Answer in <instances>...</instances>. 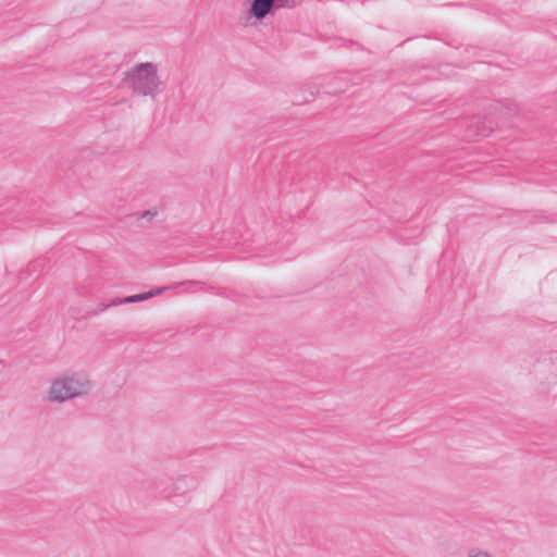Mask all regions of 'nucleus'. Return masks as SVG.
<instances>
[{"mask_svg": "<svg viewBox=\"0 0 557 557\" xmlns=\"http://www.w3.org/2000/svg\"><path fill=\"white\" fill-rule=\"evenodd\" d=\"M317 94H318V88L315 86L310 85L309 86V97L304 96V94L301 91H299V89H298L297 92L293 96V102L295 104H302V103L309 102L314 98V96Z\"/></svg>", "mask_w": 557, "mask_h": 557, "instance_id": "6", "label": "nucleus"}, {"mask_svg": "<svg viewBox=\"0 0 557 557\" xmlns=\"http://www.w3.org/2000/svg\"><path fill=\"white\" fill-rule=\"evenodd\" d=\"M273 9H280V8H295L296 2L295 0H272Z\"/></svg>", "mask_w": 557, "mask_h": 557, "instance_id": "8", "label": "nucleus"}, {"mask_svg": "<svg viewBox=\"0 0 557 557\" xmlns=\"http://www.w3.org/2000/svg\"><path fill=\"white\" fill-rule=\"evenodd\" d=\"M200 284H202V282H200V281H184V282H181L178 285L191 286V285H200Z\"/></svg>", "mask_w": 557, "mask_h": 557, "instance_id": "11", "label": "nucleus"}, {"mask_svg": "<svg viewBox=\"0 0 557 557\" xmlns=\"http://www.w3.org/2000/svg\"><path fill=\"white\" fill-rule=\"evenodd\" d=\"M116 305H112V300L109 304H98L96 308L91 310H87L81 319H88L90 317L97 315L99 313L104 312L107 309L111 307H115Z\"/></svg>", "mask_w": 557, "mask_h": 557, "instance_id": "7", "label": "nucleus"}, {"mask_svg": "<svg viewBox=\"0 0 557 557\" xmlns=\"http://www.w3.org/2000/svg\"><path fill=\"white\" fill-rule=\"evenodd\" d=\"M299 91H301L304 94V96L309 97V86L299 87Z\"/></svg>", "mask_w": 557, "mask_h": 557, "instance_id": "12", "label": "nucleus"}, {"mask_svg": "<svg viewBox=\"0 0 557 557\" xmlns=\"http://www.w3.org/2000/svg\"><path fill=\"white\" fill-rule=\"evenodd\" d=\"M169 287H161L153 290H149L147 293H141L137 295H131L123 298H113L112 305H126V304H135V302H141L144 300L150 299L156 295L161 294L162 292L166 290Z\"/></svg>", "mask_w": 557, "mask_h": 557, "instance_id": "3", "label": "nucleus"}, {"mask_svg": "<svg viewBox=\"0 0 557 557\" xmlns=\"http://www.w3.org/2000/svg\"><path fill=\"white\" fill-rule=\"evenodd\" d=\"M157 215L156 210H146L144 211L138 219H145L147 221H151Z\"/></svg>", "mask_w": 557, "mask_h": 557, "instance_id": "10", "label": "nucleus"}, {"mask_svg": "<svg viewBox=\"0 0 557 557\" xmlns=\"http://www.w3.org/2000/svg\"><path fill=\"white\" fill-rule=\"evenodd\" d=\"M272 11V0H252L249 9V13L258 21H262Z\"/></svg>", "mask_w": 557, "mask_h": 557, "instance_id": "5", "label": "nucleus"}, {"mask_svg": "<svg viewBox=\"0 0 557 557\" xmlns=\"http://www.w3.org/2000/svg\"><path fill=\"white\" fill-rule=\"evenodd\" d=\"M133 90L139 96L154 98L162 86L158 75V65L152 62L139 63L125 73L124 78Z\"/></svg>", "mask_w": 557, "mask_h": 557, "instance_id": "2", "label": "nucleus"}, {"mask_svg": "<svg viewBox=\"0 0 557 557\" xmlns=\"http://www.w3.org/2000/svg\"><path fill=\"white\" fill-rule=\"evenodd\" d=\"M468 557H492V555L480 548H471L467 553Z\"/></svg>", "mask_w": 557, "mask_h": 557, "instance_id": "9", "label": "nucleus"}, {"mask_svg": "<svg viewBox=\"0 0 557 557\" xmlns=\"http://www.w3.org/2000/svg\"><path fill=\"white\" fill-rule=\"evenodd\" d=\"M90 381L83 373H66L55 377L47 393L50 403H64L66 400L88 394Z\"/></svg>", "mask_w": 557, "mask_h": 557, "instance_id": "1", "label": "nucleus"}, {"mask_svg": "<svg viewBox=\"0 0 557 557\" xmlns=\"http://www.w3.org/2000/svg\"><path fill=\"white\" fill-rule=\"evenodd\" d=\"M196 486L195 480L188 476H180L168 490H165V496L183 495L190 488Z\"/></svg>", "mask_w": 557, "mask_h": 557, "instance_id": "4", "label": "nucleus"}]
</instances>
